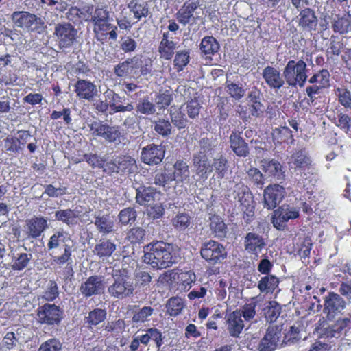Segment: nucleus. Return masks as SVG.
Here are the masks:
<instances>
[{"mask_svg":"<svg viewBox=\"0 0 351 351\" xmlns=\"http://www.w3.org/2000/svg\"><path fill=\"white\" fill-rule=\"evenodd\" d=\"M144 252V263L150 265L153 268H167L178 261L177 248L171 244L162 241L147 245Z\"/></svg>","mask_w":351,"mask_h":351,"instance_id":"nucleus-1","label":"nucleus"},{"mask_svg":"<svg viewBox=\"0 0 351 351\" xmlns=\"http://www.w3.org/2000/svg\"><path fill=\"white\" fill-rule=\"evenodd\" d=\"M194 163L198 166L199 172L204 171V173H207L215 170L219 178H223L227 171V160L222 156L213 158L211 152L195 156Z\"/></svg>","mask_w":351,"mask_h":351,"instance_id":"nucleus-2","label":"nucleus"},{"mask_svg":"<svg viewBox=\"0 0 351 351\" xmlns=\"http://www.w3.org/2000/svg\"><path fill=\"white\" fill-rule=\"evenodd\" d=\"M114 283L108 287V293L118 299H123L133 294L134 286L132 280L128 275V271L125 269L121 271H115L113 274Z\"/></svg>","mask_w":351,"mask_h":351,"instance_id":"nucleus-3","label":"nucleus"},{"mask_svg":"<svg viewBox=\"0 0 351 351\" xmlns=\"http://www.w3.org/2000/svg\"><path fill=\"white\" fill-rule=\"evenodd\" d=\"M306 71L304 61L289 60L283 70V77L289 86H295L298 84L302 87L307 78Z\"/></svg>","mask_w":351,"mask_h":351,"instance_id":"nucleus-4","label":"nucleus"},{"mask_svg":"<svg viewBox=\"0 0 351 351\" xmlns=\"http://www.w3.org/2000/svg\"><path fill=\"white\" fill-rule=\"evenodd\" d=\"M283 325L269 326L263 337L260 340L257 350L258 351H274L282 347L281 342Z\"/></svg>","mask_w":351,"mask_h":351,"instance_id":"nucleus-5","label":"nucleus"},{"mask_svg":"<svg viewBox=\"0 0 351 351\" xmlns=\"http://www.w3.org/2000/svg\"><path fill=\"white\" fill-rule=\"evenodd\" d=\"M347 302L338 293L329 292L324 297V312L329 320L342 313L346 308Z\"/></svg>","mask_w":351,"mask_h":351,"instance_id":"nucleus-6","label":"nucleus"},{"mask_svg":"<svg viewBox=\"0 0 351 351\" xmlns=\"http://www.w3.org/2000/svg\"><path fill=\"white\" fill-rule=\"evenodd\" d=\"M54 35L60 47H70L77 36V30L69 23H58L55 27Z\"/></svg>","mask_w":351,"mask_h":351,"instance_id":"nucleus-7","label":"nucleus"},{"mask_svg":"<svg viewBox=\"0 0 351 351\" xmlns=\"http://www.w3.org/2000/svg\"><path fill=\"white\" fill-rule=\"evenodd\" d=\"M93 135L102 137L109 143L121 142V132L118 126H110L101 123H93L90 125Z\"/></svg>","mask_w":351,"mask_h":351,"instance_id":"nucleus-8","label":"nucleus"},{"mask_svg":"<svg viewBox=\"0 0 351 351\" xmlns=\"http://www.w3.org/2000/svg\"><path fill=\"white\" fill-rule=\"evenodd\" d=\"M129 60L130 77L138 79L150 73L152 62L149 58L137 55Z\"/></svg>","mask_w":351,"mask_h":351,"instance_id":"nucleus-9","label":"nucleus"},{"mask_svg":"<svg viewBox=\"0 0 351 351\" xmlns=\"http://www.w3.org/2000/svg\"><path fill=\"white\" fill-rule=\"evenodd\" d=\"M285 195V189L279 184H272L267 186L264 190V207L270 210L276 207Z\"/></svg>","mask_w":351,"mask_h":351,"instance_id":"nucleus-10","label":"nucleus"},{"mask_svg":"<svg viewBox=\"0 0 351 351\" xmlns=\"http://www.w3.org/2000/svg\"><path fill=\"white\" fill-rule=\"evenodd\" d=\"M12 19L16 27L27 31L33 30L38 25L43 23L40 18L27 12H14Z\"/></svg>","mask_w":351,"mask_h":351,"instance_id":"nucleus-11","label":"nucleus"},{"mask_svg":"<svg viewBox=\"0 0 351 351\" xmlns=\"http://www.w3.org/2000/svg\"><path fill=\"white\" fill-rule=\"evenodd\" d=\"M201 255L205 260L216 263L223 260L226 252L222 245L214 241H209L202 247Z\"/></svg>","mask_w":351,"mask_h":351,"instance_id":"nucleus-12","label":"nucleus"},{"mask_svg":"<svg viewBox=\"0 0 351 351\" xmlns=\"http://www.w3.org/2000/svg\"><path fill=\"white\" fill-rule=\"evenodd\" d=\"M61 311L55 304H46L38 308L37 316L40 323L54 324L60 322Z\"/></svg>","mask_w":351,"mask_h":351,"instance_id":"nucleus-13","label":"nucleus"},{"mask_svg":"<svg viewBox=\"0 0 351 351\" xmlns=\"http://www.w3.org/2000/svg\"><path fill=\"white\" fill-rule=\"evenodd\" d=\"M234 193H237L234 198L239 202L240 209L247 215L253 213L254 206L252 194L249 189L243 184L235 185Z\"/></svg>","mask_w":351,"mask_h":351,"instance_id":"nucleus-14","label":"nucleus"},{"mask_svg":"<svg viewBox=\"0 0 351 351\" xmlns=\"http://www.w3.org/2000/svg\"><path fill=\"white\" fill-rule=\"evenodd\" d=\"M136 169V160L130 156H123L117 158L112 163L106 164L104 171L108 173L118 172L119 171L133 173Z\"/></svg>","mask_w":351,"mask_h":351,"instance_id":"nucleus-15","label":"nucleus"},{"mask_svg":"<svg viewBox=\"0 0 351 351\" xmlns=\"http://www.w3.org/2000/svg\"><path fill=\"white\" fill-rule=\"evenodd\" d=\"M299 217V210L298 208L284 204L278 209L274 210L273 216L274 226L278 229L281 228V222H286L290 219H294Z\"/></svg>","mask_w":351,"mask_h":351,"instance_id":"nucleus-16","label":"nucleus"},{"mask_svg":"<svg viewBox=\"0 0 351 351\" xmlns=\"http://www.w3.org/2000/svg\"><path fill=\"white\" fill-rule=\"evenodd\" d=\"M75 91L79 99H86L89 101H93L98 94L96 85L85 80H80L76 82Z\"/></svg>","mask_w":351,"mask_h":351,"instance_id":"nucleus-17","label":"nucleus"},{"mask_svg":"<svg viewBox=\"0 0 351 351\" xmlns=\"http://www.w3.org/2000/svg\"><path fill=\"white\" fill-rule=\"evenodd\" d=\"M261 167L265 179L281 180L285 177L282 167L276 160H263L261 162Z\"/></svg>","mask_w":351,"mask_h":351,"instance_id":"nucleus-18","label":"nucleus"},{"mask_svg":"<svg viewBox=\"0 0 351 351\" xmlns=\"http://www.w3.org/2000/svg\"><path fill=\"white\" fill-rule=\"evenodd\" d=\"M265 245V239L258 234L249 232L245 236V247L252 255L257 257Z\"/></svg>","mask_w":351,"mask_h":351,"instance_id":"nucleus-19","label":"nucleus"},{"mask_svg":"<svg viewBox=\"0 0 351 351\" xmlns=\"http://www.w3.org/2000/svg\"><path fill=\"white\" fill-rule=\"evenodd\" d=\"M164 155L165 151L162 147L153 145L143 149L141 158L146 164L156 165L162 161Z\"/></svg>","mask_w":351,"mask_h":351,"instance_id":"nucleus-20","label":"nucleus"},{"mask_svg":"<svg viewBox=\"0 0 351 351\" xmlns=\"http://www.w3.org/2000/svg\"><path fill=\"white\" fill-rule=\"evenodd\" d=\"M104 289L103 278L101 276H90L80 287L82 293L87 297L99 294Z\"/></svg>","mask_w":351,"mask_h":351,"instance_id":"nucleus-21","label":"nucleus"},{"mask_svg":"<svg viewBox=\"0 0 351 351\" xmlns=\"http://www.w3.org/2000/svg\"><path fill=\"white\" fill-rule=\"evenodd\" d=\"M170 175L168 179L175 181L178 185L189 183L190 171L188 165L182 160L177 161L173 165V172Z\"/></svg>","mask_w":351,"mask_h":351,"instance_id":"nucleus-22","label":"nucleus"},{"mask_svg":"<svg viewBox=\"0 0 351 351\" xmlns=\"http://www.w3.org/2000/svg\"><path fill=\"white\" fill-rule=\"evenodd\" d=\"M110 21H107L93 26V32L98 40L104 42L107 39L108 36L113 40L117 39V27L113 25Z\"/></svg>","mask_w":351,"mask_h":351,"instance_id":"nucleus-23","label":"nucleus"},{"mask_svg":"<svg viewBox=\"0 0 351 351\" xmlns=\"http://www.w3.org/2000/svg\"><path fill=\"white\" fill-rule=\"evenodd\" d=\"M262 75L265 82L270 88L279 89L285 83L280 71L274 67H265Z\"/></svg>","mask_w":351,"mask_h":351,"instance_id":"nucleus-24","label":"nucleus"},{"mask_svg":"<svg viewBox=\"0 0 351 351\" xmlns=\"http://www.w3.org/2000/svg\"><path fill=\"white\" fill-rule=\"evenodd\" d=\"M226 327L230 336L234 337H239L244 328L240 311H234L228 315Z\"/></svg>","mask_w":351,"mask_h":351,"instance_id":"nucleus-25","label":"nucleus"},{"mask_svg":"<svg viewBox=\"0 0 351 351\" xmlns=\"http://www.w3.org/2000/svg\"><path fill=\"white\" fill-rule=\"evenodd\" d=\"M29 235L36 238L45 230L47 226V220L44 217H35L27 221Z\"/></svg>","mask_w":351,"mask_h":351,"instance_id":"nucleus-26","label":"nucleus"},{"mask_svg":"<svg viewBox=\"0 0 351 351\" xmlns=\"http://www.w3.org/2000/svg\"><path fill=\"white\" fill-rule=\"evenodd\" d=\"M197 6L198 2L197 1L191 0L186 2L178 13V21L184 25L188 23Z\"/></svg>","mask_w":351,"mask_h":351,"instance_id":"nucleus-27","label":"nucleus"},{"mask_svg":"<svg viewBox=\"0 0 351 351\" xmlns=\"http://www.w3.org/2000/svg\"><path fill=\"white\" fill-rule=\"evenodd\" d=\"M116 250V245L108 240H101L97 244L93 250L94 253L103 261L110 257Z\"/></svg>","mask_w":351,"mask_h":351,"instance_id":"nucleus-28","label":"nucleus"},{"mask_svg":"<svg viewBox=\"0 0 351 351\" xmlns=\"http://www.w3.org/2000/svg\"><path fill=\"white\" fill-rule=\"evenodd\" d=\"M350 323V319L349 318L339 319L335 323L325 329V335L327 337H339Z\"/></svg>","mask_w":351,"mask_h":351,"instance_id":"nucleus-29","label":"nucleus"},{"mask_svg":"<svg viewBox=\"0 0 351 351\" xmlns=\"http://www.w3.org/2000/svg\"><path fill=\"white\" fill-rule=\"evenodd\" d=\"M230 147L233 152L239 156H246L249 152L247 143L241 136L235 133L231 134Z\"/></svg>","mask_w":351,"mask_h":351,"instance_id":"nucleus-30","label":"nucleus"},{"mask_svg":"<svg viewBox=\"0 0 351 351\" xmlns=\"http://www.w3.org/2000/svg\"><path fill=\"white\" fill-rule=\"evenodd\" d=\"M55 216L58 220L69 226H73L77 223L80 212L70 209L60 210L56 212Z\"/></svg>","mask_w":351,"mask_h":351,"instance_id":"nucleus-31","label":"nucleus"},{"mask_svg":"<svg viewBox=\"0 0 351 351\" xmlns=\"http://www.w3.org/2000/svg\"><path fill=\"white\" fill-rule=\"evenodd\" d=\"M175 49L176 44L172 40L169 39L168 33H164L159 46V52L161 56L166 60L171 59Z\"/></svg>","mask_w":351,"mask_h":351,"instance_id":"nucleus-32","label":"nucleus"},{"mask_svg":"<svg viewBox=\"0 0 351 351\" xmlns=\"http://www.w3.org/2000/svg\"><path fill=\"white\" fill-rule=\"evenodd\" d=\"M219 45L213 36L204 37L200 44V50L205 56L210 57L218 51Z\"/></svg>","mask_w":351,"mask_h":351,"instance_id":"nucleus-33","label":"nucleus"},{"mask_svg":"<svg viewBox=\"0 0 351 351\" xmlns=\"http://www.w3.org/2000/svg\"><path fill=\"white\" fill-rule=\"evenodd\" d=\"M128 8L130 12L133 14L134 19L138 21L143 17H146L149 12V8L145 2L132 1Z\"/></svg>","mask_w":351,"mask_h":351,"instance_id":"nucleus-34","label":"nucleus"},{"mask_svg":"<svg viewBox=\"0 0 351 351\" xmlns=\"http://www.w3.org/2000/svg\"><path fill=\"white\" fill-rule=\"evenodd\" d=\"M311 160L304 151H298L293 154L289 160V164L295 168L304 169L308 167Z\"/></svg>","mask_w":351,"mask_h":351,"instance_id":"nucleus-35","label":"nucleus"},{"mask_svg":"<svg viewBox=\"0 0 351 351\" xmlns=\"http://www.w3.org/2000/svg\"><path fill=\"white\" fill-rule=\"evenodd\" d=\"M333 29L341 34H347L351 31V14H347L342 17H338L333 23Z\"/></svg>","mask_w":351,"mask_h":351,"instance_id":"nucleus-36","label":"nucleus"},{"mask_svg":"<svg viewBox=\"0 0 351 351\" xmlns=\"http://www.w3.org/2000/svg\"><path fill=\"white\" fill-rule=\"evenodd\" d=\"M279 280L273 275L266 276L258 282V288L261 292H272L278 285Z\"/></svg>","mask_w":351,"mask_h":351,"instance_id":"nucleus-37","label":"nucleus"},{"mask_svg":"<svg viewBox=\"0 0 351 351\" xmlns=\"http://www.w3.org/2000/svg\"><path fill=\"white\" fill-rule=\"evenodd\" d=\"M69 241V238L65 233L58 231L51 236L47 243V248L49 250H52L61 247H64V245H69L67 243Z\"/></svg>","mask_w":351,"mask_h":351,"instance_id":"nucleus-38","label":"nucleus"},{"mask_svg":"<svg viewBox=\"0 0 351 351\" xmlns=\"http://www.w3.org/2000/svg\"><path fill=\"white\" fill-rule=\"evenodd\" d=\"M300 329L298 327L292 326L287 332L282 331L281 342L282 346L292 345L300 339Z\"/></svg>","mask_w":351,"mask_h":351,"instance_id":"nucleus-39","label":"nucleus"},{"mask_svg":"<svg viewBox=\"0 0 351 351\" xmlns=\"http://www.w3.org/2000/svg\"><path fill=\"white\" fill-rule=\"evenodd\" d=\"M210 228L218 237H223L226 233V227L223 219L219 216H213L210 218Z\"/></svg>","mask_w":351,"mask_h":351,"instance_id":"nucleus-40","label":"nucleus"},{"mask_svg":"<svg viewBox=\"0 0 351 351\" xmlns=\"http://www.w3.org/2000/svg\"><path fill=\"white\" fill-rule=\"evenodd\" d=\"M106 317V312L105 310L97 308L90 311L88 315L86 317L85 321L89 327L97 326L103 322Z\"/></svg>","mask_w":351,"mask_h":351,"instance_id":"nucleus-41","label":"nucleus"},{"mask_svg":"<svg viewBox=\"0 0 351 351\" xmlns=\"http://www.w3.org/2000/svg\"><path fill=\"white\" fill-rule=\"evenodd\" d=\"M300 25L303 27L313 29L316 25V18L314 12L309 8L300 12Z\"/></svg>","mask_w":351,"mask_h":351,"instance_id":"nucleus-42","label":"nucleus"},{"mask_svg":"<svg viewBox=\"0 0 351 351\" xmlns=\"http://www.w3.org/2000/svg\"><path fill=\"white\" fill-rule=\"evenodd\" d=\"M155 193L152 188L143 189L141 191L138 189L136 193V202L141 205H149L154 199Z\"/></svg>","mask_w":351,"mask_h":351,"instance_id":"nucleus-43","label":"nucleus"},{"mask_svg":"<svg viewBox=\"0 0 351 351\" xmlns=\"http://www.w3.org/2000/svg\"><path fill=\"white\" fill-rule=\"evenodd\" d=\"M280 313V305L276 301H269L265 308V315L267 320L270 322L276 321Z\"/></svg>","mask_w":351,"mask_h":351,"instance_id":"nucleus-44","label":"nucleus"},{"mask_svg":"<svg viewBox=\"0 0 351 351\" xmlns=\"http://www.w3.org/2000/svg\"><path fill=\"white\" fill-rule=\"evenodd\" d=\"M272 136L274 141L278 143L292 139L291 131L287 127L276 128L273 130Z\"/></svg>","mask_w":351,"mask_h":351,"instance_id":"nucleus-45","label":"nucleus"},{"mask_svg":"<svg viewBox=\"0 0 351 351\" xmlns=\"http://www.w3.org/2000/svg\"><path fill=\"white\" fill-rule=\"evenodd\" d=\"M330 74L327 70H322L313 75L310 79L309 82L316 84L319 87L326 88L329 86Z\"/></svg>","mask_w":351,"mask_h":351,"instance_id":"nucleus-46","label":"nucleus"},{"mask_svg":"<svg viewBox=\"0 0 351 351\" xmlns=\"http://www.w3.org/2000/svg\"><path fill=\"white\" fill-rule=\"evenodd\" d=\"M95 224L101 232L108 234L113 230L114 221L107 217H97Z\"/></svg>","mask_w":351,"mask_h":351,"instance_id":"nucleus-47","label":"nucleus"},{"mask_svg":"<svg viewBox=\"0 0 351 351\" xmlns=\"http://www.w3.org/2000/svg\"><path fill=\"white\" fill-rule=\"evenodd\" d=\"M172 224L179 230H185L191 224L190 217L185 213H179L172 219Z\"/></svg>","mask_w":351,"mask_h":351,"instance_id":"nucleus-48","label":"nucleus"},{"mask_svg":"<svg viewBox=\"0 0 351 351\" xmlns=\"http://www.w3.org/2000/svg\"><path fill=\"white\" fill-rule=\"evenodd\" d=\"M154 309L150 306H144L136 311L132 317L135 323H143L149 320V317L153 314Z\"/></svg>","mask_w":351,"mask_h":351,"instance_id":"nucleus-49","label":"nucleus"},{"mask_svg":"<svg viewBox=\"0 0 351 351\" xmlns=\"http://www.w3.org/2000/svg\"><path fill=\"white\" fill-rule=\"evenodd\" d=\"M335 94L339 102L346 108H351V93L347 88H337Z\"/></svg>","mask_w":351,"mask_h":351,"instance_id":"nucleus-50","label":"nucleus"},{"mask_svg":"<svg viewBox=\"0 0 351 351\" xmlns=\"http://www.w3.org/2000/svg\"><path fill=\"white\" fill-rule=\"evenodd\" d=\"M173 99L169 90L160 91L156 96L155 103L159 108L167 107Z\"/></svg>","mask_w":351,"mask_h":351,"instance_id":"nucleus-51","label":"nucleus"},{"mask_svg":"<svg viewBox=\"0 0 351 351\" xmlns=\"http://www.w3.org/2000/svg\"><path fill=\"white\" fill-rule=\"evenodd\" d=\"M182 300L179 298H171L167 304V311L171 316L178 315L183 308Z\"/></svg>","mask_w":351,"mask_h":351,"instance_id":"nucleus-52","label":"nucleus"},{"mask_svg":"<svg viewBox=\"0 0 351 351\" xmlns=\"http://www.w3.org/2000/svg\"><path fill=\"white\" fill-rule=\"evenodd\" d=\"M32 258V254H20L13 262L12 268L15 270H22L25 268Z\"/></svg>","mask_w":351,"mask_h":351,"instance_id":"nucleus-53","label":"nucleus"},{"mask_svg":"<svg viewBox=\"0 0 351 351\" xmlns=\"http://www.w3.org/2000/svg\"><path fill=\"white\" fill-rule=\"evenodd\" d=\"M189 62V53L186 51L177 52L174 59V66L178 71H181Z\"/></svg>","mask_w":351,"mask_h":351,"instance_id":"nucleus-54","label":"nucleus"},{"mask_svg":"<svg viewBox=\"0 0 351 351\" xmlns=\"http://www.w3.org/2000/svg\"><path fill=\"white\" fill-rule=\"evenodd\" d=\"M107 21H112V19L110 18V13L106 9L101 8L95 10L91 20L93 23V26Z\"/></svg>","mask_w":351,"mask_h":351,"instance_id":"nucleus-55","label":"nucleus"},{"mask_svg":"<svg viewBox=\"0 0 351 351\" xmlns=\"http://www.w3.org/2000/svg\"><path fill=\"white\" fill-rule=\"evenodd\" d=\"M226 84L227 92L232 98L239 100L245 95V91L241 86L233 82H227Z\"/></svg>","mask_w":351,"mask_h":351,"instance_id":"nucleus-56","label":"nucleus"},{"mask_svg":"<svg viewBox=\"0 0 351 351\" xmlns=\"http://www.w3.org/2000/svg\"><path fill=\"white\" fill-rule=\"evenodd\" d=\"M136 219V212L133 208H127L122 210L119 214V221L123 224H129Z\"/></svg>","mask_w":351,"mask_h":351,"instance_id":"nucleus-57","label":"nucleus"},{"mask_svg":"<svg viewBox=\"0 0 351 351\" xmlns=\"http://www.w3.org/2000/svg\"><path fill=\"white\" fill-rule=\"evenodd\" d=\"M154 130L160 135L167 136L171 134V125L169 121L159 119L155 122Z\"/></svg>","mask_w":351,"mask_h":351,"instance_id":"nucleus-58","label":"nucleus"},{"mask_svg":"<svg viewBox=\"0 0 351 351\" xmlns=\"http://www.w3.org/2000/svg\"><path fill=\"white\" fill-rule=\"evenodd\" d=\"M137 111L141 114H152L155 112V106L147 99H143L141 101L137 106Z\"/></svg>","mask_w":351,"mask_h":351,"instance_id":"nucleus-59","label":"nucleus"},{"mask_svg":"<svg viewBox=\"0 0 351 351\" xmlns=\"http://www.w3.org/2000/svg\"><path fill=\"white\" fill-rule=\"evenodd\" d=\"M61 343L56 339H51L43 343L38 351H61Z\"/></svg>","mask_w":351,"mask_h":351,"instance_id":"nucleus-60","label":"nucleus"},{"mask_svg":"<svg viewBox=\"0 0 351 351\" xmlns=\"http://www.w3.org/2000/svg\"><path fill=\"white\" fill-rule=\"evenodd\" d=\"M130 60L128 58L125 61L118 64L114 68V72L117 77H130Z\"/></svg>","mask_w":351,"mask_h":351,"instance_id":"nucleus-61","label":"nucleus"},{"mask_svg":"<svg viewBox=\"0 0 351 351\" xmlns=\"http://www.w3.org/2000/svg\"><path fill=\"white\" fill-rule=\"evenodd\" d=\"M125 323L123 320L119 319L116 322H108L105 326V330L118 335L123 331Z\"/></svg>","mask_w":351,"mask_h":351,"instance_id":"nucleus-62","label":"nucleus"},{"mask_svg":"<svg viewBox=\"0 0 351 351\" xmlns=\"http://www.w3.org/2000/svg\"><path fill=\"white\" fill-rule=\"evenodd\" d=\"M172 123L178 128L182 129L186 126L187 119L185 118V115L181 112L176 111L173 112L171 114Z\"/></svg>","mask_w":351,"mask_h":351,"instance_id":"nucleus-63","label":"nucleus"},{"mask_svg":"<svg viewBox=\"0 0 351 351\" xmlns=\"http://www.w3.org/2000/svg\"><path fill=\"white\" fill-rule=\"evenodd\" d=\"M199 109L200 105L196 99H191L186 103V113L191 119H194L199 115Z\"/></svg>","mask_w":351,"mask_h":351,"instance_id":"nucleus-64","label":"nucleus"}]
</instances>
